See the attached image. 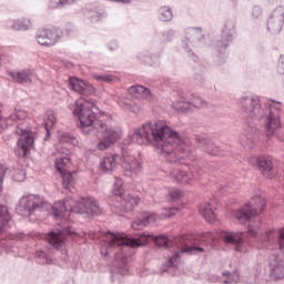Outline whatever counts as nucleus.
<instances>
[{
  "label": "nucleus",
  "mask_w": 284,
  "mask_h": 284,
  "mask_svg": "<svg viewBox=\"0 0 284 284\" xmlns=\"http://www.w3.org/2000/svg\"><path fill=\"white\" fill-rule=\"evenodd\" d=\"M170 176L171 179H173L178 183H182L183 185H189L190 183H192V179H194V174L187 173L180 169H173L170 172Z\"/></svg>",
  "instance_id": "5701e85b"
},
{
  "label": "nucleus",
  "mask_w": 284,
  "mask_h": 284,
  "mask_svg": "<svg viewBox=\"0 0 284 284\" xmlns=\"http://www.w3.org/2000/svg\"><path fill=\"white\" fill-rule=\"evenodd\" d=\"M18 205L22 207L23 212H27L29 216H32L36 212L50 210V216L58 221L54 229L49 231L47 235L49 247L36 252L37 257L42 258V265H52L54 263V250L55 252H60V258L63 263L70 261L68 241H70V236H72L74 232L70 214H85L87 216H99L103 214V209L99 205L97 199L92 196H81L77 199L72 195H67L60 202L50 205L41 195L29 194L22 196Z\"/></svg>",
  "instance_id": "f257e3e1"
},
{
  "label": "nucleus",
  "mask_w": 284,
  "mask_h": 284,
  "mask_svg": "<svg viewBox=\"0 0 284 284\" xmlns=\"http://www.w3.org/2000/svg\"><path fill=\"white\" fill-rule=\"evenodd\" d=\"M229 186H230L229 184H226V185L220 184L217 187L223 193V192H225V187H229Z\"/></svg>",
  "instance_id": "864d4df0"
},
{
  "label": "nucleus",
  "mask_w": 284,
  "mask_h": 284,
  "mask_svg": "<svg viewBox=\"0 0 284 284\" xmlns=\"http://www.w3.org/2000/svg\"><path fill=\"white\" fill-rule=\"evenodd\" d=\"M44 130H45V134H44L43 141L45 143V142L50 141V139H52V130H54V129L50 128V126H44Z\"/></svg>",
  "instance_id": "c03bdc74"
},
{
  "label": "nucleus",
  "mask_w": 284,
  "mask_h": 284,
  "mask_svg": "<svg viewBox=\"0 0 284 284\" xmlns=\"http://www.w3.org/2000/svg\"><path fill=\"white\" fill-rule=\"evenodd\" d=\"M10 125H12V123H10V120H8V118H3L0 111V132H3L6 128H10Z\"/></svg>",
  "instance_id": "a19ab883"
},
{
  "label": "nucleus",
  "mask_w": 284,
  "mask_h": 284,
  "mask_svg": "<svg viewBox=\"0 0 284 284\" xmlns=\"http://www.w3.org/2000/svg\"><path fill=\"white\" fill-rule=\"evenodd\" d=\"M232 274V278H234V283H239L241 281V273H239V268H234Z\"/></svg>",
  "instance_id": "49530a36"
},
{
  "label": "nucleus",
  "mask_w": 284,
  "mask_h": 284,
  "mask_svg": "<svg viewBox=\"0 0 284 284\" xmlns=\"http://www.w3.org/2000/svg\"><path fill=\"white\" fill-rule=\"evenodd\" d=\"M161 83H162V88H170L172 85V82L170 81V79H163Z\"/></svg>",
  "instance_id": "8fccbe9b"
},
{
  "label": "nucleus",
  "mask_w": 284,
  "mask_h": 284,
  "mask_svg": "<svg viewBox=\"0 0 284 284\" xmlns=\"http://www.w3.org/2000/svg\"><path fill=\"white\" fill-rule=\"evenodd\" d=\"M60 145H72V148H77L79 145V140L72 135V133L63 132L59 138Z\"/></svg>",
  "instance_id": "393cba45"
},
{
  "label": "nucleus",
  "mask_w": 284,
  "mask_h": 284,
  "mask_svg": "<svg viewBox=\"0 0 284 284\" xmlns=\"http://www.w3.org/2000/svg\"><path fill=\"white\" fill-rule=\"evenodd\" d=\"M193 81L195 83V85H203V83H205V71L199 69H194V73H193Z\"/></svg>",
  "instance_id": "473e14b6"
},
{
  "label": "nucleus",
  "mask_w": 284,
  "mask_h": 284,
  "mask_svg": "<svg viewBox=\"0 0 284 284\" xmlns=\"http://www.w3.org/2000/svg\"><path fill=\"white\" fill-rule=\"evenodd\" d=\"M58 152L60 155L55 158L53 164L55 174H59V176L62 179L63 190L70 192V194H74V192H77L74 183H77V174H79V171H70V165H72V151L61 146Z\"/></svg>",
  "instance_id": "423d86ee"
},
{
  "label": "nucleus",
  "mask_w": 284,
  "mask_h": 284,
  "mask_svg": "<svg viewBox=\"0 0 284 284\" xmlns=\"http://www.w3.org/2000/svg\"><path fill=\"white\" fill-rule=\"evenodd\" d=\"M6 179V169L0 168V196L3 194V180Z\"/></svg>",
  "instance_id": "79ce46f5"
},
{
  "label": "nucleus",
  "mask_w": 284,
  "mask_h": 284,
  "mask_svg": "<svg viewBox=\"0 0 284 284\" xmlns=\"http://www.w3.org/2000/svg\"><path fill=\"white\" fill-rule=\"evenodd\" d=\"M72 114L78 119V129L85 136L102 133V138L97 143L98 150L102 152L109 150L114 143H119L123 136L122 130L108 128V124L99 120L100 116H108V113L100 110L99 105L94 104L92 100H78L74 108H72Z\"/></svg>",
  "instance_id": "39448f33"
},
{
  "label": "nucleus",
  "mask_w": 284,
  "mask_h": 284,
  "mask_svg": "<svg viewBox=\"0 0 284 284\" xmlns=\"http://www.w3.org/2000/svg\"><path fill=\"white\" fill-rule=\"evenodd\" d=\"M181 210H183L182 205L165 206L161 211V216H164V219H172V216H175V214H179Z\"/></svg>",
  "instance_id": "bb28decb"
},
{
  "label": "nucleus",
  "mask_w": 284,
  "mask_h": 284,
  "mask_svg": "<svg viewBox=\"0 0 284 284\" xmlns=\"http://www.w3.org/2000/svg\"><path fill=\"white\" fill-rule=\"evenodd\" d=\"M178 100L173 102L174 110L178 112H191L192 108H201L205 101L197 93H191L190 95L183 91V89H175ZM187 97H191V100H187Z\"/></svg>",
  "instance_id": "ddd939ff"
},
{
  "label": "nucleus",
  "mask_w": 284,
  "mask_h": 284,
  "mask_svg": "<svg viewBox=\"0 0 284 284\" xmlns=\"http://www.w3.org/2000/svg\"><path fill=\"white\" fill-rule=\"evenodd\" d=\"M103 12L102 11H92L89 16H87V19L91 21V23H98L100 19H103Z\"/></svg>",
  "instance_id": "e433bc0d"
},
{
  "label": "nucleus",
  "mask_w": 284,
  "mask_h": 284,
  "mask_svg": "<svg viewBox=\"0 0 284 284\" xmlns=\"http://www.w3.org/2000/svg\"><path fill=\"white\" fill-rule=\"evenodd\" d=\"M67 85L71 92H75L80 94L81 99L77 101H92L94 105H97V101L92 99H83V97H95L97 95V87L92 85L88 80H83L79 77L70 75L67 80ZM77 101L74 104H77ZM73 104V108H74Z\"/></svg>",
  "instance_id": "f8f14e48"
},
{
  "label": "nucleus",
  "mask_w": 284,
  "mask_h": 284,
  "mask_svg": "<svg viewBox=\"0 0 284 284\" xmlns=\"http://www.w3.org/2000/svg\"><path fill=\"white\" fill-rule=\"evenodd\" d=\"M93 79L95 81H100L102 83H114L119 81V77L112 74V73H94Z\"/></svg>",
  "instance_id": "a878e982"
},
{
  "label": "nucleus",
  "mask_w": 284,
  "mask_h": 284,
  "mask_svg": "<svg viewBox=\"0 0 284 284\" xmlns=\"http://www.w3.org/2000/svg\"><path fill=\"white\" fill-rule=\"evenodd\" d=\"M156 215L154 212L143 211L136 219L131 223L132 230H134V236L130 239H123V235L113 233L106 245L101 248L103 258H110V252L118 247V252L114 254V262L110 267L111 283L119 281L121 276L130 274V263L132 256L136 254L139 247L153 243L155 250H170L172 247V237L168 234L154 235L148 231H141L143 227L154 223Z\"/></svg>",
  "instance_id": "7ed1b4c3"
},
{
  "label": "nucleus",
  "mask_w": 284,
  "mask_h": 284,
  "mask_svg": "<svg viewBox=\"0 0 284 284\" xmlns=\"http://www.w3.org/2000/svg\"><path fill=\"white\" fill-rule=\"evenodd\" d=\"M111 1V3H122V6H128L132 3V0H108Z\"/></svg>",
  "instance_id": "de8ad7c7"
},
{
  "label": "nucleus",
  "mask_w": 284,
  "mask_h": 284,
  "mask_svg": "<svg viewBox=\"0 0 284 284\" xmlns=\"http://www.w3.org/2000/svg\"><path fill=\"white\" fill-rule=\"evenodd\" d=\"M163 54V51H159L155 53H152L150 51L140 52L136 54L138 61L140 63H143L144 65H149V68H159L161 65V57Z\"/></svg>",
  "instance_id": "a211bd4d"
},
{
  "label": "nucleus",
  "mask_w": 284,
  "mask_h": 284,
  "mask_svg": "<svg viewBox=\"0 0 284 284\" xmlns=\"http://www.w3.org/2000/svg\"><path fill=\"white\" fill-rule=\"evenodd\" d=\"M185 39L193 48H207L210 45V33L201 27H189L185 30Z\"/></svg>",
  "instance_id": "2eb2a0df"
},
{
  "label": "nucleus",
  "mask_w": 284,
  "mask_h": 284,
  "mask_svg": "<svg viewBox=\"0 0 284 284\" xmlns=\"http://www.w3.org/2000/svg\"><path fill=\"white\" fill-rule=\"evenodd\" d=\"M134 139H141V141H146L159 150V154L165 159L171 156H176L179 152L185 154L190 152V142L184 140L181 134L161 122L152 123L146 122L142 124L140 129H135L133 135H129L128 139L118 143L120 148L119 153L106 154L100 162L99 170L104 172V174H111L119 168L121 162L124 172H139L141 170V162L134 156L130 155L128 148L134 143Z\"/></svg>",
  "instance_id": "f03ea898"
},
{
  "label": "nucleus",
  "mask_w": 284,
  "mask_h": 284,
  "mask_svg": "<svg viewBox=\"0 0 284 284\" xmlns=\"http://www.w3.org/2000/svg\"><path fill=\"white\" fill-rule=\"evenodd\" d=\"M222 276H224L226 278H234V277H232V272H230V271H223Z\"/></svg>",
  "instance_id": "3c124183"
},
{
  "label": "nucleus",
  "mask_w": 284,
  "mask_h": 284,
  "mask_svg": "<svg viewBox=\"0 0 284 284\" xmlns=\"http://www.w3.org/2000/svg\"><path fill=\"white\" fill-rule=\"evenodd\" d=\"M168 199L170 203H179L183 199V191L181 189L172 187L169 190Z\"/></svg>",
  "instance_id": "7c9ffc66"
},
{
  "label": "nucleus",
  "mask_w": 284,
  "mask_h": 284,
  "mask_svg": "<svg viewBox=\"0 0 284 284\" xmlns=\"http://www.w3.org/2000/svg\"><path fill=\"white\" fill-rule=\"evenodd\" d=\"M23 119H28V112H26V110H16L7 118L11 125L14 123V121H23Z\"/></svg>",
  "instance_id": "2f4dec72"
},
{
  "label": "nucleus",
  "mask_w": 284,
  "mask_h": 284,
  "mask_svg": "<svg viewBox=\"0 0 284 284\" xmlns=\"http://www.w3.org/2000/svg\"><path fill=\"white\" fill-rule=\"evenodd\" d=\"M120 105L123 110H129V112H133V114L139 112V104L136 103V100H133L132 98H126L120 103Z\"/></svg>",
  "instance_id": "cd10ccee"
},
{
  "label": "nucleus",
  "mask_w": 284,
  "mask_h": 284,
  "mask_svg": "<svg viewBox=\"0 0 284 284\" xmlns=\"http://www.w3.org/2000/svg\"><path fill=\"white\" fill-rule=\"evenodd\" d=\"M112 194L113 196L118 197L116 207H119L122 214L132 212V210H134V207L139 206V203H141V197H139V195L125 193L124 182L121 178H115L112 186Z\"/></svg>",
  "instance_id": "9d476101"
},
{
  "label": "nucleus",
  "mask_w": 284,
  "mask_h": 284,
  "mask_svg": "<svg viewBox=\"0 0 284 284\" xmlns=\"http://www.w3.org/2000/svg\"><path fill=\"white\" fill-rule=\"evenodd\" d=\"M174 34H176V31L173 29L163 31L161 32L160 40L162 41V43H171V41H173L174 39Z\"/></svg>",
  "instance_id": "72a5a7b5"
},
{
  "label": "nucleus",
  "mask_w": 284,
  "mask_h": 284,
  "mask_svg": "<svg viewBox=\"0 0 284 284\" xmlns=\"http://www.w3.org/2000/svg\"><path fill=\"white\" fill-rule=\"evenodd\" d=\"M262 12L263 11L261 10V8L258 6H254L251 14H252L253 19H258V17H261Z\"/></svg>",
  "instance_id": "a18cd8bd"
},
{
  "label": "nucleus",
  "mask_w": 284,
  "mask_h": 284,
  "mask_svg": "<svg viewBox=\"0 0 284 284\" xmlns=\"http://www.w3.org/2000/svg\"><path fill=\"white\" fill-rule=\"evenodd\" d=\"M129 93L131 97H135L136 99H139V97H142V99H148L149 101L154 99L152 91L141 84L130 87Z\"/></svg>",
  "instance_id": "412c9836"
},
{
  "label": "nucleus",
  "mask_w": 284,
  "mask_h": 284,
  "mask_svg": "<svg viewBox=\"0 0 284 284\" xmlns=\"http://www.w3.org/2000/svg\"><path fill=\"white\" fill-rule=\"evenodd\" d=\"M63 7V0H50L48 3L49 10H61Z\"/></svg>",
  "instance_id": "58836bf2"
},
{
  "label": "nucleus",
  "mask_w": 284,
  "mask_h": 284,
  "mask_svg": "<svg viewBox=\"0 0 284 284\" xmlns=\"http://www.w3.org/2000/svg\"><path fill=\"white\" fill-rule=\"evenodd\" d=\"M236 37V22L233 19H227L223 27L220 37H216L213 42V48L216 52L214 60L215 65H225L227 61V48L234 43Z\"/></svg>",
  "instance_id": "0eeeda50"
},
{
  "label": "nucleus",
  "mask_w": 284,
  "mask_h": 284,
  "mask_svg": "<svg viewBox=\"0 0 284 284\" xmlns=\"http://www.w3.org/2000/svg\"><path fill=\"white\" fill-rule=\"evenodd\" d=\"M14 132L18 135V141L14 148V154L17 159H30L32 150H34V143L39 133L32 130V126H19L14 128Z\"/></svg>",
  "instance_id": "1a4fd4ad"
},
{
  "label": "nucleus",
  "mask_w": 284,
  "mask_h": 284,
  "mask_svg": "<svg viewBox=\"0 0 284 284\" xmlns=\"http://www.w3.org/2000/svg\"><path fill=\"white\" fill-rule=\"evenodd\" d=\"M205 248L202 246H189L186 248L180 247L173 255L166 258V262L162 264L160 268V274H172V272H176L179 270V265H181V258H183V254H187L189 256H194L196 254H203Z\"/></svg>",
  "instance_id": "9b49d317"
},
{
  "label": "nucleus",
  "mask_w": 284,
  "mask_h": 284,
  "mask_svg": "<svg viewBox=\"0 0 284 284\" xmlns=\"http://www.w3.org/2000/svg\"><path fill=\"white\" fill-rule=\"evenodd\" d=\"M158 19L162 23H169V21H172L174 19V12L172 11V7L170 6H162L158 10Z\"/></svg>",
  "instance_id": "b1692460"
},
{
  "label": "nucleus",
  "mask_w": 284,
  "mask_h": 284,
  "mask_svg": "<svg viewBox=\"0 0 284 284\" xmlns=\"http://www.w3.org/2000/svg\"><path fill=\"white\" fill-rule=\"evenodd\" d=\"M10 227H12V215L6 204H0V252L3 250L6 254L14 252L17 241L26 239V234L23 233H8Z\"/></svg>",
  "instance_id": "6e6552de"
},
{
  "label": "nucleus",
  "mask_w": 284,
  "mask_h": 284,
  "mask_svg": "<svg viewBox=\"0 0 284 284\" xmlns=\"http://www.w3.org/2000/svg\"><path fill=\"white\" fill-rule=\"evenodd\" d=\"M194 141L202 150V152H206V154H210L211 156H219V152H221V149H219V145H216L212 140L203 138L201 135H195Z\"/></svg>",
  "instance_id": "6ab92c4d"
},
{
  "label": "nucleus",
  "mask_w": 284,
  "mask_h": 284,
  "mask_svg": "<svg viewBox=\"0 0 284 284\" xmlns=\"http://www.w3.org/2000/svg\"><path fill=\"white\" fill-rule=\"evenodd\" d=\"M214 210H216V207H213L212 203L210 202H206L199 206V212L201 216H203V219H205V221H207L209 223H216L217 216Z\"/></svg>",
  "instance_id": "4be33fe9"
},
{
  "label": "nucleus",
  "mask_w": 284,
  "mask_h": 284,
  "mask_svg": "<svg viewBox=\"0 0 284 284\" xmlns=\"http://www.w3.org/2000/svg\"><path fill=\"white\" fill-rule=\"evenodd\" d=\"M277 72L278 74H284V55H280L277 60Z\"/></svg>",
  "instance_id": "37998d69"
},
{
  "label": "nucleus",
  "mask_w": 284,
  "mask_h": 284,
  "mask_svg": "<svg viewBox=\"0 0 284 284\" xmlns=\"http://www.w3.org/2000/svg\"><path fill=\"white\" fill-rule=\"evenodd\" d=\"M105 48L109 50V52H116V50H119V48H120L119 40H116V39L110 40L105 44Z\"/></svg>",
  "instance_id": "ea45409f"
},
{
  "label": "nucleus",
  "mask_w": 284,
  "mask_h": 284,
  "mask_svg": "<svg viewBox=\"0 0 284 284\" xmlns=\"http://www.w3.org/2000/svg\"><path fill=\"white\" fill-rule=\"evenodd\" d=\"M240 104L243 111L250 115L254 121L245 122V132L247 139L256 141H263L261 139V130L256 126V122L264 125L266 134V143H270L272 139L277 141H284L283 122L281 121V114H283V102L270 99L266 102L261 101V98L256 95H243L240 99Z\"/></svg>",
  "instance_id": "20e7f679"
},
{
  "label": "nucleus",
  "mask_w": 284,
  "mask_h": 284,
  "mask_svg": "<svg viewBox=\"0 0 284 284\" xmlns=\"http://www.w3.org/2000/svg\"><path fill=\"white\" fill-rule=\"evenodd\" d=\"M30 20H17L12 24L13 30L26 32L29 28Z\"/></svg>",
  "instance_id": "f704fd0d"
},
{
  "label": "nucleus",
  "mask_w": 284,
  "mask_h": 284,
  "mask_svg": "<svg viewBox=\"0 0 284 284\" xmlns=\"http://www.w3.org/2000/svg\"><path fill=\"white\" fill-rule=\"evenodd\" d=\"M221 281V277L219 275H211L209 277V283H219Z\"/></svg>",
  "instance_id": "09e8293b"
},
{
  "label": "nucleus",
  "mask_w": 284,
  "mask_h": 284,
  "mask_svg": "<svg viewBox=\"0 0 284 284\" xmlns=\"http://www.w3.org/2000/svg\"><path fill=\"white\" fill-rule=\"evenodd\" d=\"M179 163L180 165H186V168H189V170L191 168H194V165H196V155L190 153L186 155H181L179 158Z\"/></svg>",
  "instance_id": "c85d7f7f"
},
{
  "label": "nucleus",
  "mask_w": 284,
  "mask_h": 284,
  "mask_svg": "<svg viewBox=\"0 0 284 284\" xmlns=\"http://www.w3.org/2000/svg\"><path fill=\"white\" fill-rule=\"evenodd\" d=\"M77 0H62L63 6H72Z\"/></svg>",
  "instance_id": "603ef678"
},
{
  "label": "nucleus",
  "mask_w": 284,
  "mask_h": 284,
  "mask_svg": "<svg viewBox=\"0 0 284 284\" xmlns=\"http://www.w3.org/2000/svg\"><path fill=\"white\" fill-rule=\"evenodd\" d=\"M63 37V29L59 27H49L38 31L36 39L39 45H44V48H52L57 45L59 40Z\"/></svg>",
  "instance_id": "4468645a"
},
{
  "label": "nucleus",
  "mask_w": 284,
  "mask_h": 284,
  "mask_svg": "<svg viewBox=\"0 0 284 284\" xmlns=\"http://www.w3.org/2000/svg\"><path fill=\"white\" fill-rule=\"evenodd\" d=\"M222 241L233 245L236 252H242L243 254L250 252V242L245 241V235L243 233H234L232 231H222L220 233Z\"/></svg>",
  "instance_id": "dca6fc26"
},
{
  "label": "nucleus",
  "mask_w": 284,
  "mask_h": 284,
  "mask_svg": "<svg viewBox=\"0 0 284 284\" xmlns=\"http://www.w3.org/2000/svg\"><path fill=\"white\" fill-rule=\"evenodd\" d=\"M57 125V116L54 113H49L44 120V128H53Z\"/></svg>",
  "instance_id": "4c0bfd02"
},
{
  "label": "nucleus",
  "mask_w": 284,
  "mask_h": 284,
  "mask_svg": "<svg viewBox=\"0 0 284 284\" xmlns=\"http://www.w3.org/2000/svg\"><path fill=\"white\" fill-rule=\"evenodd\" d=\"M26 176H28L26 169H13L11 171V179L16 183H23V181H26Z\"/></svg>",
  "instance_id": "c756f323"
},
{
  "label": "nucleus",
  "mask_w": 284,
  "mask_h": 284,
  "mask_svg": "<svg viewBox=\"0 0 284 284\" xmlns=\"http://www.w3.org/2000/svg\"><path fill=\"white\" fill-rule=\"evenodd\" d=\"M8 77H11L16 83H20L21 85L24 83H32V71L30 69L8 71Z\"/></svg>",
  "instance_id": "aec40b11"
},
{
  "label": "nucleus",
  "mask_w": 284,
  "mask_h": 284,
  "mask_svg": "<svg viewBox=\"0 0 284 284\" xmlns=\"http://www.w3.org/2000/svg\"><path fill=\"white\" fill-rule=\"evenodd\" d=\"M284 26V7H276L266 22V30L271 32V34H281V30H283Z\"/></svg>",
  "instance_id": "f3484780"
},
{
  "label": "nucleus",
  "mask_w": 284,
  "mask_h": 284,
  "mask_svg": "<svg viewBox=\"0 0 284 284\" xmlns=\"http://www.w3.org/2000/svg\"><path fill=\"white\" fill-rule=\"evenodd\" d=\"M186 50V57L189 59V61H192L193 63H199V61H201V58H199V54H196L192 49L187 48V44H185Z\"/></svg>",
  "instance_id": "c9c22d12"
}]
</instances>
